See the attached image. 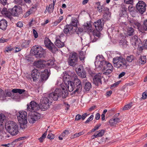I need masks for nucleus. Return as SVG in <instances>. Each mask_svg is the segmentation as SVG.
Returning a JSON list of instances; mask_svg holds the SVG:
<instances>
[{"instance_id":"f257e3e1","label":"nucleus","mask_w":147,"mask_h":147,"mask_svg":"<svg viewBox=\"0 0 147 147\" xmlns=\"http://www.w3.org/2000/svg\"><path fill=\"white\" fill-rule=\"evenodd\" d=\"M68 92L65 87L56 88L54 92L50 94L49 98L54 100H57L58 99L61 97L63 98H65L67 96Z\"/></svg>"},{"instance_id":"f03ea898","label":"nucleus","mask_w":147,"mask_h":147,"mask_svg":"<svg viewBox=\"0 0 147 147\" xmlns=\"http://www.w3.org/2000/svg\"><path fill=\"white\" fill-rule=\"evenodd\" d=\"M5 128L7 131L12 136L16 135L18 133V125L14 121H9L6 122Z\"/></svg>"},{"instance_id":"7ed1b4c3","label":"nucleus","mask_w":147,"mask_h":147,"mask_svg":"<svg viewBox=\"0 0 147 147\" xmlns=\"http://www.w3.org/2000/svg\"><path fill=\"white\" fill-rule=\"evenodd\" d=\"M115 67L120 69H126L127 67V62L125 59L121 56L116 57L113 59Z\"/></svg>"},{"instance_id":"20e7f679","label":"nucleus","mask_w":147,"mask_h":147,"mask_svg":"<svg viewBox=\"0 0 147 147\" xmlns=\"http://www.w3.org/2000/svg\"><path fill=\"white\" fill-rule=\"evenodd\" d=\"M85 29L87 31L91 33L90 34L91 41L92 42H96L97 40V38L95 37V36L99 38L100 36V32L96 31L93 30L92 27L91 25L88 23L85 24Z\"/></svg>"},{"instance_id":"39448f33","label":"nucleus","mask_w":147,"mask_h":147,"mask_svg":"<svg viewBox=\"0 0 147 147\" xmlns=\"http://www.w3.org/2000/svg\"><path fill=\"white\" fill-rule=\"evenodd\" d=\"M100 57L99 55H97L96 57V61L95 62V65L96 67L103 68V70H105L110 69L109 67L110 65L113 66L109 62L105 60L100 61Z\"/></svg>"},{"instance_id":"423d86ee","label":"nucleus","mask_w":147,"mask_h":147,"mask_svg":"<svg viewBox=\"0 0 147 147\" xmlns=\"http://www.w3.org/2000/svg\"><path fill=\"white\" fill-rule=\"evenodd\" d=\"M27 113L24 111H20L18 114L17 117L18 121L20 124V126L22 128L23 125L24 128L27 123Z\"/></svg>"},{"instance_id":"0eeeda50","label":"nucleus","mask_w":147,"mask_h":147,"mask_svg":"<svg viewBox=\"0 0 147 147\" xmlns=\"http://www.w3.org/2000/svg\"><path fill=\"white\" fill-rule=\"evenodd\" d=\"M71 76H72L73 78V83L76 89L74 92L75 93L76 92H78L80 91L82 89V85L81 80L78 78V77L75 73H72Z\"/></svg>"},{"instance_id":"6e6552de","label":"nucleus","mask_w":147,"mask_h":147,"mask_svg":"<svg viewBox=\"0 0 147 147\" xmlns=\"http://www.w3.org/2000/svg\"><path fill=\"white\" fill-rule=\"evenodd\" d=\"M68 59V63L71 66L75 67L78 64V54L75 52H73L69 55Z\"/></svg>"},{"instance_id":"1a4fd4ad","label":"nucleus","mask_w":147,"mask_h":147,"mask_svg":"<svg viewBox=\"0 0 147 147\" xmlns=\"http://www.w3.org/2000/svg\"><path fill=\"white\" fill-rule=\"evenodd\" d=\"M52 102V99L48 97H44L43 98L42 103L41 105V108L43 111H45L49 107L50 104Z\"/></svg>"},{"instance_id":"9d476101","label":"nucleus","mask_w":147,"mask_h":147,"mask_svg":"<svg viewBox=\"0 0 147 147\" xmlns=\"http://www.w3.org/2000/svg\"><path fill=\"white\" fill-rule=\"evenodd\" d=\"M40 114L36 112H30L28 114V120L29 122L33 123L40 118Z\"/></svg>"},{"instance_id":"9b49d317","label":"nucleus","mask_w":147,"mask_h":147,"mask_svg":"<svg viewBox=\"0 0 147 147\" xmlns=\"http://www.w3.org/2000/svg\"><path fill=\"white\" fill-rule=\"evenodd\" d=\"M45 44L46 47L52 53H55L57 51V48L49 39L47 38L45 39Z\"/></svg>"},{"instance_id":"f8f14e48","label":"nucleus","mask_w":147,"mask_h":147,"mask_svg":"<svg viewBox=\"0 0 147 147\" xmlns=\"http://www.w3.org/2000/svg\"><path fill=\"white\" fill-rule=\"evenodd\" d=\"M27 111L30 112H36L39 109V105L36 102L31 101L29 104L27 105Z\"/></svg>"},{"instance_id":"ddd939ff","label":"nucleus","mask_w":147,"mask_h":147,"mask_svg":"<svg viewBox=\"0 0 147 147\" xmlns=\"http://www.w3.org/2000/svg\"><path fill=\"white\" fill-rule=\"evenodd\" d=\"M146 4L142 1H139L136 4V7L140 13L143 14L146 10Z\"/></svg>"},{"instance_id":"4468645a","label":"nucleus","mask_w":147,"mask_h":147,"mask_svg":"<svg viewBox=\"0 0 147 147\" xmlns=\"http://www.w3.org/2000/svg\"><path fill=\"white\" fill-rule=\"evenodd\" d=\"M9 11L13 16L18 17L19 14H20L21 10L17 6L15 5L12 9H9Z\"/></svg>"},{"instance_id":"2eb2a0df","label":"nucleus","mask_w":147,"mask_h":147,"mask_svg":"<svg viewBox=\"0 0 147 147\" xmlns=\"http://www.w3.org/2000/svg\"><path fill=\"white\" fill-rule=\"evenodd\" d=\"M102 21L103 20L101 21V19H99L94 23V25L96 29V30H94L99 32L102 29L104 25Z\"/></svg>"},{"instance_id":"dca6fc26","label":"nucleus","mask_w":147,"mask_h":147,"mask_svg":"<svg viewBox=\"0 0 147 147\" xmlns=\"http://www.w3.org/2000/svg\"><path fill=\"white\" fill-rule=\"evenodd\" d=\"M102 74L99 73L96 75L93 78V83L96 86H98L100 84H102Z\"/></svg>"},{"instance_id":"f3484780","label":"nucleus","mask_w":147,"mask_h":147,"mask_svg":"<svg viewBox=\"0 0 147 147\" xmlns=\"http://www.w3.org/2000/svg\"><path fill=\"white\" fill-rule=\"evenodd\" d=\"M50 74L48 72L47 69H45L44 72L42 73L40 75V82H44L48 78Z\"/></svg>"},{"instance_id":"a211bd4d","label":"nucleus","mask_w":147,"mask_h":147,"mask_svg":"<svg viewBox=\"0 0 147 147\" xmlns=\"http://www.w3.org/2000/svg\"><path fill=\"white\" fill-rule=\"evenodd\" d=\"M63 32L65 34H71L74 32L73 30V26L70 25H67L65 26Z\"/></svg>"},{"instance_id":"6ab92c4d","label":"nucleus","mask_w":147,"mask_h":147,"mask_svg":"<svg viewBox=\"0 0 147 147\" xmlns=\"http://www.w3.org/2000/svg\"><path fill=\"white\" fill-rule=\"evenodd\" d=\"M40 73L36 69H34L32 71L31 76L34 81H36L39 78Z\"/></svg>"},{"instance_id":"aec40b11","label":"nucleus","mask_w":147,"mask_h":147,"mask_svg":"<svg viewBox=\"0 0 147 147\" xmlns=\"http://www.w3.org/2000/svg\"><path fill=\"white\" fill-rule=\"evenodd\" d=\"M45 63V61L40 59L37 61H35L34 64V65L37 67L42 68L46 66Z\"/></svg>"},{"instance_id":"412c9836","label":"nucleus","mask_w":147,"mask_h":147,"mask_svg":"<svg viewBox=\"0 0 147 147\" xmlns=\"http://www.w3.org/2000/svg\"><path fill=\"white\" fill-rule=\"evenodd\" d=\"M77 74L82 78H86V73L84 70L81 71L80 68H79L76 70Z\"/></svg>"},{"instance_id":"4be33fe9","label":"nucleus","mask_w":147,"mask_h":147,"mask_svg":"<svg viewBox=\"0 0 147 147\" xmlns=\"http://www.w3.org/2000/svg\"><path fill=\"white\" fill-rule=\"evenodd\" d=\"M40 50H42V48L41 47H38L35 46L32 47L31 50L30 52L32 54L36 55L38 53V52Z\"/></svg>"},{"instance_id":"5701e85b","label":"nucleus","mask_w":147,"mask_h":147,"mask_svg":"<svg viewBox=\"0 0 147 147\" xmlns=\"http://www.w3.org/2000/svg\"><path fill=\"white\" fill-rule=\"evenodd\" d=\"M7 22L4 19H2L0 21V29L4 30L7 28Z\"/></svg>"},{"instance_id":"b1692460","label":"nucleus","mask_w":147,"mask_h":147,"mask_svg":"<svg viewBox=\"0 0 147 147\" xmlns=\"http://www.w3.org/2000/svg\"><path fill=\"white\" fill-rule=\"evenodd\" d=\"M130 25L132 26L135 28H137L140 30V24L136 20H131L129 21Z\"/></svg>"},{"instance_id":"393cba45","label":"nucleus","mask_w":147,"mask_h":147,"mask_svg":"<svg viewBox=\"0 0 147 147\" xmlns=\"http://www.w3.org/2000/svg\"><path fill=\"white\" fill-rule=\"evenodd\" d=\"M66 86L68 90L70 92L73 91L75 88V87L72 81L68 82L67 84L66 83Z\"/></svg>"},{"instance_id":"a878e982","label":"nucleus","mask_w":147,"mask_h":147,"mask_svg":"<svg viewBox=\"0 0 147 147\" xmlns=\"http://www.w3.org/2000/svg\"><path fill=\"white\" fill-rule=\"evenodd\" d=\"M120 121V119L119 118H115L110 119L109 121V123L111 126H114Z\"/></svg>"},{"instance_id":"bb28decb","label":"nucleus","mask_w":147,"mask_h":147,"mask_svg":"<svg viewBox=\"0 0 147 147\" xmlns=\"http://www.w3.org/2000/svg\"><path fill=\"white\" fill-rule=\"evenodd\" d=\"M63 80L65 84L67 83H68L69 82H71L70 81V78L71 77L67 73H63Z\"/></svg>"},{"instance_id":"cd10ccee","label":"nucleus","mask_w":147,"mask_h":147,"mask_svg":"<svg viewBox=\"0 0 147 147\" xmlns=\"http://www.w3.org/2000/svg\"><path fill=\"white\" fill-rule=\"evenodd\" d=\"M59 38H56L55 41V44L59 48H61L64 46V43L61 42Z\"/></svg>"},{"instance_id":"c85d7f7f","label":"nucleus","mask_w":147,"mask_h":147,"mask_svg":"<svg viewBox=\"0 0 147 147\" xmlns=\"http://www.w3.org/2000/svg\"><path fill=\"white\" fill-rule=\"evenodd\" d=\"M140 31L141 32L147 31V20L144 21L142 26L141 25Z\"/></svg>"},{"instance_id":"c756f323","label":"nucleus","mask_w":147,"mask_h":147,"mask_svg":"<svg viewBox=\"0 0 147 147\" xmlns=\"http://www.w3.org/2000/svg\"><path fill=\"white\" fill-rule=\"evenodd\" d=\"M110 66L109 68L110 69H105V70H103V74L106 75H108L110 74L113 70V66H111L110 65H109Z\"/></svg>"},{"instance_id":"7c9ffc66","label":"nucleus","mask_w":147,"mask_h":147,"mask_svg":"<svg viewBox=\"0 0 147 147\" xmlns=\"http://www.w3.org/2000/svg\"><path fill=\"white\" fill-rule=\"evenodd\" d=\"M138 36L135 35L130 40L131 43L133 45L135 46L137 43L138 42Z\"/></svg>"},{"instance_id":"2f4dec72","label":"nucleus","mask_w":147,"mask_h":147,"mask_svg":"<svg viewBox=\"0 0 147 147\" xmlns=\"http://www.w3.org/2000/svg\"><path fill=\"white\" fill-rule=\"evenodd\" d=\"M91 87V84L90 82H86L84 86V90L86 91H88L90 90Z\"/></svg>"},{"instance_id":"473e14b6","label":"nucleus","mask_w":147,"mask_h":147,"mask_svg":"<svg viewBox=\"0 0 147 147\" xmlns=\"http://www.w3.org/2000/svg\"><path fill=\"white\" fill-rule=\"evenodd\" d=\"M45 54V51L44 49L42 48V50H40L36 56V57L38 58H40L44 57Z\"/></svg>"},{"instance_id":"72a5a7b5","label":"nucleus","mask_w":147,"mask_h":147,"mask_svg":"<svg viewBox=\"0 0 147 147\" xmlns=\"http://www.w3.org/2000/svg\"><path fill=\"white\" fill-rule=\"evenodd\" d=\"M31 42V40H24L22 42L21 46L23 48H26L29 46V44Z\"/></svg>"},{"instance_id":"f704fd0d","label":"nucleus","mask_w":147,"mask_h":147,"mask_svg":"<svg viewBox=\"0 0 147 147\" xmlns=\"http://www.w3.org/2000/svg\"><path fill=\"white\" fill-rule=\"evenodd\" d=\"M98 10L99 12H102L103 11H107L108 9L106 7H105L103 5H99L97 7Z\"/></svg>"},{"instance_id":"c9c22d12","label":"nucleus","mask_w":147,"mask_h":147,"mask_svg":"<svg viewBox=\"0 0 147 147\" xmlns=\"http://www.w3.org/2000/svg\"><path fill=\"white\" fill-rule=\"evenodd\" d=\"M77 23L78 20L76 18H72L71 19V24L70 25H71L72 26H74L75 27H76L77 26Z\"/></svg>"},{"instance_id":"e433bc0d","label":"nucleus","mask_w":147,"mask_h":147,"mask_svg":"<svg viewBox=\"0 0 147 147\" xmlns=\"http://www.w3.org/2000/svg\"><path fill=\"white\" fill-rule=\"evenodd\" d=\"M119 45L123 48L126 47L127 45V41L125 39L121 40L119 43Z\"/></svg>"},{"instance_id":"4c0bfd02","label":"nucleus","mask_w":147,"mask_h":147,"mask_svg":"<svg viewBox=\"0 0 147 147\" xmlns=\"http://www.w3.org/2000/svg\"><path fill=\"white\" fill-rule=\"evenodd\" d=\"M134 30L131 27H128L127 29V34L131 36L134 34Z\"/></svg>"},{"instance_id":"58836bf2","label":"nucleus","mask_w":147,"mask_h":147,"mask_svg":"<svg viewBox=\"0 0 147 147\" xmlns=\"http://www.w3.org/2000/svg\"><path fill=\"white\" fill-rule=\"evenodd\" d=\"M25 91V90L20 89H14L12 90V92L13 93H18L20 94H22Z\"/></svg>"},{"instance_id":"ea45409f","label":"nucleus","mask_w":147,"mask_h":147,"mask_svg":"<svg viewBox=\"0 0 147 147\" xmlns=\"http://www.w3.org/2000/svg\"><path fill=\"white\" fill-rule=\"evenodd\" d=\"M139 61L140 63L141 64H144L146 61V57L145 56H141L140 57L139 59Z\"/></svg>"},{"instance_id":"a19ab883","label":"nucleus","mask_w":147,"mask_h":147,"mask_svg":"<svg viewBox=\"0 0 147 147\" xmlns=\"http://www.w3.org/2000/svg\"><path fill=\"white\" fill-rule=\"evenodd\" d=\"M80 59L82 62L84 63V59L85 57L84 55V52L82 51H81L79 52Z\"/></svg>"},{"instance_id":"79ce46f5","label":"nucleus","mask_w":147,"mask_h":147,"mask_svg":"<svg viewBox=\"0 0 147 147\" xmlns=\"http://www.w3.org/2000/svg\"><path fill=\"white\" fill-rule=\"evenodd\" d=\"M135 59L134 56L133 55H131L127 56L126 57L127 61L129 62H131Z\"/></svg>"},{"instance_id":"37998d69","label":"nucleus","mask_w":147,"mask_h":147,"mask_svg":"<svg viewBox=\"0 0 147 147\" xmlns=\"http://www.w3.org/2000/svg\"><path fill=\"white\" fill-rule=\"evenodd\" d=\"M6 118L5 116L3 114H0V126L3 125V123Z\"/></svg>"},{"instance_id":"c03bdc74","label":"nucleus","mask_w":147,"mask_h":147,"mask_svg":"<svg viewBox=\"0 0 147 147\" xmlns=\"http://www.w3.org/2000/svg\"><path fill=\"white\" fill-rule=\"evenodd\" d=\"M132 106V103H130L125 105L123 107V109L124 110H126L129 109Z\"/></svg>"},{"instance_id":"a18cd8bd","label":"nucleus","mask_w":147,"mask_h":147,"mask_svg":"<svg viewBox=\"0 0 147 147\" xmlns=\"http://www.w3.org/2000/svg\"><path fill=\"white\" fill-rule=\"evenodd\" d=\"M54 4H50L48 8V11L50 13L52 12L54 9Z\"/></svg>"},{"instance_id":"49530a36","label":"nucleus","mask_w":147,"mask_h":147,"mask_svg":"<svg viewBox=\"0 0 147 147\" xmlns=\"http://www.w3.org/2000/svg\"><path fill=\"white\" fill-rule=\"evenodd\" d=\"M98 132H99L98 134L99 137H101L103 135H104V133L105 132V131L104 129H102L99 130Z\"/></svg>"},{"instance_id":"de8ad7c7","label":"nucleus","mask_w":147,"mask_h":147,"mask_svg":"<svg viewBox=\"0 0 147 147\" xmlns=\"http://www.w3.org/2000/svg\"><path fill=\"white\" fill-rule=\"evenodd\" d=\"M120 15L121 17H127V11H121L120 13Z\"/></svg>"},{"instance_id":"09e8293b","label":"nucleus","mask_w":147,"mask_h":147,"mask_svg":"<svg viewBox=\"0 0 147 147\" xmlns=\"http://www.w3.org/2000/svg\"><path fill=\"white\" fill-rule=\"evenodd\" d=\"M12 50H13V49L11 47V46H9L5 48V50L4 51V52L5 53H6V52L8 53L11 52V51Z\"/></svg>"},{"instance_id":"8fccbe9b","label":"nucleus","mask_w":147,"mask_h":147,"mask_svg":"<svg viewBox=\"0 0 147 147\" xmlns=\"http://www.w3.org/2000/svg\"><path fill=\"white\" fill-rule=\"evenodd\" d=\"M14 3L18 5H23V1L22 0H14Z\"/></svg>"},{"instance_id":"3c124183","label":"nucleus","mask_w":147,"mask_h":147,"mask_svg":"<svg viewBox=\"0 0 147 147\" xmlns=\"http://www.w3.org/2000/svg\"><path fill=\"white\" fill-rule=\"evenodd\" d=\"M45 64L46 66H52L53 65L54 62L52 60H49L47 61V62Z\"/></svg>"},{"instance_id":"603ef678","label":"nucleus","mask_w":147,"mask_h":147,"mask_svg":"<svg viewBox=\"0 0 147 147\" xmlns=\"http://www.w3.org/2000/svg\"><path fill=\"white\" fill-rule=\"evenodd\" d=\"M4 15H5L6 16L7 18H9L11 20V19L13 18L12 17V15L11 14L10 12L9 13V12H8Z\"/></svg>"},{"instance_id":"864d4df0","label":"nucleus","mask_w":147,"mask_h":147,"mask_svg":"<svg viewBox=\"0 0 147 147\" xmlns=\"http://www.w3.org/2000/svg\"><path fill=\"white\" fill-rule=\"evenodd\" d=\"M121 11H126L127 8L126 7V6L124 4H121Z\"/></svg>"},{"instance_id":"5fc2aeb1","label":"nucleus","mask_w":147,"mask_h":147,"mask_svg":"<svg viewBox=\"0 0 147 147\" xmlns=\"http://www.w3.org/2000/svg\"><path fill=\"white\" fill-rule=\"evenodd\" d=\"M94 116L93 115H91L85 122L86 123H88L90 121H92L93 118Z\"/></svg>"},{"instance_id":"6e6d98bb","label":"nucleus","mask_w":147,"mask_h":147,"mask_svg":"<svg viewBox=\"0 0 147 147\" xmlns=\"http://www.w3.org/2000/svg\"><path fill=\"white\" fill-rule=\"evenodd\" d=\"M8 12L7 8L4 7L3 8L1 11V13L3 15H5Z\"/></svg>"},{"instance_id":"4d7b16f0","label":"nucleus","mask_w":147,"mask_h":147,"mask_svg":"<svg viewBox=\"0 0 147 147\" xmlns=\"http://www.w3.org/2000/svg\"><path fill=\"white\" fill-rule=\"evenodd\" d=\"M124 2L127 4H132L133 3V0H124Z\"/></svg>"},{"instance_id":"13d9d810","label":"nucleus","mask_w":147,"mask_h":147,"mask_svg":"<svg viewBox=\"0 0 147 147\" xmlns=\"http://www.w3.org/2000/svg\"><path fill=\"white\" fill-rule=\"evenodd\" d=\"M48 138L51 140L54 138V136L53 134L52 133L49 134L47 136Z\"/></svg>"},{"instance_id":"bf43d9fd","label":"nucleus","mask_w":147,"mask_h":147,"mask_svg":"<svg viewBox=\"0 0 147 147\" xmlns=\"http://www.w3.org/2000/svg\"><path fill=\"white\" fill-rule=\"evenodd\" d=\"M119 82H118L114 84H113L111 87V89H113L114 88L118 86V85L119 84Z\"/></svg>"},{"instance_id":"052dcab7","label":"nucleus","mask_w":147,"mask_h":147,"mask_svg":"<svg viewBox=\"0 0 147 147\" xmlns=\"http://www.w3.org/2000/svg\"><path fill=\"white\" fill-rule=\"evenodd\" d=\"M147 98V93L146 92H144L142 94V98L143 99H145Z\"/></svg>"},{"instance_id":"680f3d73","label":"nucleus","mask_w":147,"mask_h":147,"mask_svg":"<svg viewBox=\"0 0 147 147\" xmlns=\"http://www.w3.org/2000/svg\"><path fill=\"white\" fill-rule=\"evenodd\" d=\"M16 25L17 27L21 28L22 27L23 24L21 22H19L17 23Z\"/></svg>"},{"instance_id":"e2e57ef3","label":"nucleus","mask_w":147,"mask_h":147,"mask_svg":"<svg viewBox=\"0 0 147 147\" xmlns=\"http://www.w3.org/2000/svg\"><path fill=\"white\" fill-rule=\"evenodd\" d=\"M64 35L63 34V33H62V34H60V35H58L57 36L56 38H59V39L61 40H62V38L63 37H64Z\"/></svg>"},{"instance_id":"0e129e2a","label":"nucleus","mask_w":147,"mask_h":147,"mask_svg":"<svg viewBox=\"0 0 147 147\" xmlns=\"http://www.w3.org/2000/svg\"><path fill=\"white\" fill-rule=\"evenodd\" d=\"M8 40L7 39H5L3 37L1 38L0 39V43L4 42L7 41Z\"/></svg>"},{"instance_id":"69168bd1","label":"nucleus","mask_w":147,"mask_h":147,"mask_svg":"<svg viewBox=\"0 0 147 147\" xmlns=\"http://www.w3.org/2000/svg\"><path fill=\"white\" fill-rule=\"evenodd\" d=\"M82 118V116L81 115L79 114H78L76 116L75 120H79Z\"/></svg>"},{"instance_id":"338daca9","label":"nucleus","mask_w":147,"mask_h":147,"mask_svg":"<svg viewBox=\"0 0 147 147\" xmlns=\"http://www.w3.org/2000/svg\"><path fill=\"white\" fill-rule=\"evenodd\" d=\"M33 33L34 37L35 38H36L38 37V35L36 31L34 30H33Z\"/></svg>"},{"instance_id":"774afa93","label":"nucleus","mask_w":147,"mask_h":147,"mask_svg":"<svg viewBox=\"0 0 147 147\" xmlns=\"http://www.w3.org/2000/svg\"><path fill=\"white\" fill-rule=\"evenodd\" d=\"M7 0H0V3L3 5H5L7 4Z\"/></svg>"}]
</instances>
